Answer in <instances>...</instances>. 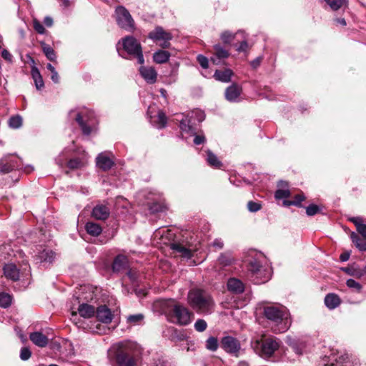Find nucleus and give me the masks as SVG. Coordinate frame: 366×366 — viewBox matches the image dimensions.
I'll return each mask as SVG.
<instances>
[{
    "instance_id": "obj_28",
    "label": "nucleus",
    "mask_w": 366,
    "mask_h": 366,
    "mask_svg": "<svg viewBox=\"0 0 366 366\" xmlns=\"http://www.w3.org/2000/svg\"><path fill=\"white\" fill-rule=\"evenodd\" d=\"M54 257V252L49 249H44L37 255V258L40 260V262L49 263H51L53 261Z\"/></svg>"
},
{
    "instance_id": "obj_40",
    "label": "nucleus",
    "mask_w": 366,
    "mask_h": 366,
    "mask_svg": "<svg viewBox=\"0 0 366 366\" xmlns=\"http://www.w3.org/2000/svg\"><path fill=\"white\" fill-rule=\"evenodd\" d=\"M22 124V119L20 116L16 115L11 117L9 120V125L13 129L19 128Z\"/></svg>"
},
{
    "instance_id": "obj_56",
    "label": "nucleus",
    "mask_w": 366,
    "mask_h": 366,
    "mask_svg": "<svg viewBox=\"0 0 366 366\" xmlns=\"http://www.w3.org/2000/svg\"><path fill=\"white\" fill-rule=\"evenodd\" d=\"M127 276L129 278V280L132 282H136V280H137V277H138V273L136 270L134 269H130L128 272H127Z\"/></svg>"
},
{
    "instance_id": "obj_35",
    "label": "nucleus",
    "mask_w": 366,
    "mask_h": 366,
    "mask_svg": "<svg viewBox=\"0 0 366 366\" xmlns=\"http://www.w3.org/2000/svg\"><path fill=\"white\" fill-rule=\"evenodd\" d=\"M78 312L84 318H90L92 317V307L88 304L83 303L80 305Z\"/></svg>"
},
{
    "instance_id": "obj_18",
    "label": "nucleus",
    "mask_w": 366,
    "mask_h": 366,
    "mask_svg": "<svg viewBox=\"0 0 366 366\" xmlns=\"http://www.w3.org/2000/svg\"><path fill=\"white\" fill-rule=\"evenodd\" d=\"M171 249L179 253L181 257L187 259L191 258L196 251L195 249L187 248L182 244L176 243L171 244Z\"/></svg>"
},
{
    "instance_id": "obj_26",
    "label": "nucleus",
    "mask_w": 366,
    "mask_h": 366,
    "mask_svg": "<svg viewBox=\"0 0 366 366\" xmlns=\"http://www.w3.org/2000/svg\"><path fill=\"white\" fill-rule=\"evenodd\" d=\"M232 75V70L226 69L224 70H216L214 76L218 81L222 82H229L231 79Z\"/></svg>"
},
{
    "instance_id": "obj_62",
    "label": "nucleus",
    "mask_w": 366,
    "mask_h": 366,
    "mask_svg": "<svg viewBox=\"0 0 366 366\" xmlns=\"http://www.w3.org/2000/svg\"><path fill=\"white\" fill-rule=\"evenodd\" d=\"M247 47H248V44H247V41H242L237 49L239 51H244L247 50Z\"/></svg>"
},
{
    "instance_id": "obj_48",
    "label": "nucleus",
    "mask_w": 366,
    "mask_h": 366,
    "mask_svg": "<svg viewBox=\"0 0 366 366\" xmlns=\"http://www.w3.org/2000/svg\"><path fill=\"white\" fill-rule=\"evenodd\" d=\"M46 68L51 71V80L54 82V83H58L59 82V74L57 73V71L55 70L54 67L51 64H48L47 66H46Z\"/></svg>"
},
{
    "instance_id": "obj_49",
    "label": "nucleus",
    "mask_w": 366,
    "mask_h": 366,
    "mask_svg": "<svg viewBox=\"0 0 366 366\" xmlns=\"http://www.w3.org/2000/svg\"><path fill=\"white\" fill-rule=\"evenodd\" d=\"M197 61L201 65V66L204 69H207L209 66V61L207 57L203 55H198L197 57Z\"/></svg>"
},
{
    "instance_id": "obj_25",
    "label": "nucleus",
    "mask_w": 366,
    "mask_h": 366,
    "mask_svg": "<svg viewBox=\"0 0 366 366\" xmlns=\"http://www.w3.org/2000/svg\"><path fill=\"white\" fill-rule=\"evenodd\" d=\"M144 315L142 313L130 315L127 317V324L128 327L142 325L144 323Z\"/></svg>"
},
{
    "instance_id": "obj_59",
    "label": "nucleus",
    "mask_w": 366,
    "mask_h": 366,
    "mask_svg": "<svg viewBox=\"0 0 366 366\" xmlns=\"http://www.w3.org/2000/svg\"><path fill=\"white\" fill-rule=\"evenodd\" d=\"M1 56L6 61L11 62L12 61V56L6 49L1 51Z\"/></svg>"
},
{
    "instance_id": "obj_14",
    "label": "nucleus",
    "mask_w": 366,
    "mask_h": 366,
    "mask_svg": "<svg viewBox=\"0 0 366 366\" xmlns=\"http://www.w3.org/2000/svg\"><path fill=\"white\" fill-rule=\"evenodd\" d=\"M139 73L142 78L149 84H154L157 79V73L152 66H141Z\"/></svg>"
},
{
    "instance_id": "obj_58",
    "label": "nucleus",
    "mask_w": 366,
    "mask_h": 366,
    "mask_svg": "<svg viewBox=\"0 0 366 366\" xmlns=\"http://www.w3.org/2000/svg\"><path fill=\"white\" fill-rule=\"evenodd\" d=\"M212 247H215L216 249H222L224 247V242L221 239H216L214 240V242L212 243Z\"/></svg>"
},
{
    "instance_id": "obj_24",
    "label": "nucleus",
    "mask_w": 366,
    "mask_h": 366,
    "mask_svg": "<svg viewBox=\"0 0 366 366\" xmlns=\"http://www.w3.org/2000/svg\"><path fill=\"white\" fill-rule=\"evenodd\" d=\"M109 214V209L104 205H97L93 208V217L104 220Z\"/></svg>"
},
{
    "instance_id": "obj_1",
    "label": "nucleus",
    "mask_w": 366,
    "mask_h": 366,
    "mask_svg": "<svg viewBox=\"0 0 366 366\" xmlns=\"http://www.w3.org/2000/svg\"><path fill=\"white\" fill-rule=\"evenodd\" d=\"M247 271L255 284H262L270 278V269L267 265L266 257L263 253L250 251L245 260Z\"/></svg>"
},
{
    "instance_id": "obj_23",
    "label": "nucleus",
    "mask_w": 366,
    "mask_h": 366,
    "mask_svg": "<svg viewBox=\"0 0 366 366\" xmlns=\"http://www.w3.org/2000/svg\"><path fill=\"white\" fill-rule=\"evenodd\" d=\"M277 186L279 189L274 194V197L277 199H282L290 197V192L288 189V183L287 182L280 181Z\"/></svg>"
},
{
    "instance_id": "obj_11",
    "label": "nucleus",
    "mask_w": 366,
    "mask_h": 366,
    "mask_svg": "<svg viewBox=\"0 0 366 366\" xmlns=\"http://www.w3.org/2000/svg\"><path fill=\"white\" fill-rule=\"evenodd\" d=\"M221 347L228 353L236 357L240 350V344L239 341L230 336L224 337L221 340Z\"/></svg>"
},
{
    "instance_id": "obj_21",
    "label": "nucleus",
    "mask_w": 366,
    "mask_h": 366,
    "mask_svg": "<svg viewBox=\"0 0 366 366\" xmlns=\"http://www.w3.org/2000/svg\"><path fill=\"white\" fill-rule=\"evenodd\" d=\"M128 265V259L125 255H117L112 264V269L115 272H119L127 268Z\"/></svg>"
},
{
    "instance_id": "obj_43",
    "label": "nucleus",
    "mask_w": 366,
    "mask_h": 366,
    "mask_svg": "<svg viewBox=\"0 0 366 366\" xmlns=\"http://www.w3.org/2000/svg\"><path fill=\"white\" fill-rule=\"evenodd\" d=\"M218 261L219 264H222V266H227L232 264V262H234V259L229 254H222L219 256Z\"/></svg>"
},
{
    "instance_id": "obj_27",
    "label": "nucleus",
    "mask_w": 366,
    "mask_h": 366,
    "mask_svg": "<svg viewBox=\"0 0 366 366\" xmlns=\"http://www.w3.org/2000/svg\"><path fill=\"white\" fill-rule=\"evenodd\" d=\"M325 304L329 309H335L340 304V299L335 294H328L325 298Z\"/></svg>"
},
{
    "instance_id": "obj_36",
    "label": "nucleus",
    "mask_w": 366,
    "mask_h": 366,
    "mask_svg": "<svg viewBox=\"0 0 366 366\" xmlns=\"http://www.w3.org/2000/svg\"><path fill=\"white\" fill-rule=\"evenodd\" d=\"M167 122V119L165 114L163 112L159 111L157 116V119L155 120H154V125L157 128L162 129L166 126Z\"/></svg>"
},
{
    "instance_id": "obj_13",
    "label": "nucleus",
    "mask_w": 366,
    "mask_h": 366,
    "mask_svg": "<svg viewBox=\"0 0 366 366\" xmlns=\"http://www.w3.org/2000/svg\"><path fill=\"white\" fill-rule=\"evenodd\" d=\"M96 164L99 169L107 171L113 166L114 161L109 154L101 153L96 159Z\"/></svg>"
},
{
    "instance_id": "obj_8",
    "label": "nucleus",
    "mask_w": 366,
    "mask_h": 366,
    "mask_svg": "<svg viewBox=\"0 0 366 366\" xmlns=\"http://www.w3.org/2000/svg\"><path fill=\"white\" fill-rule=\"evenodd\" d=\"M148 37L158 44L162 48H169L172 35L164 30L161 26H157L152 31L149 32Z\"/></svg>"
},
{
    "instance_id": "obj_20",
    "label": "nucleus",
    "mask_w": 366,
    "mask_h": 366,
    "mask_svg": "<svg viewBox=\"0 0 366 366\" xmlns=\"http://www.w3.org/2000/svg\"><path fill=\"white\" fill-rule=\"evenodd\" d=\"M227 285L228 290L232 293L240 294L244 290L243 282L237 278H229Z\"/></svg>"
},
{
    "instance_id": "obj_15",
    "label": "nucleus",
    "mask_w": 366,
    "mask_h": 366,
    "mask_svg": "<svg viewBox=\"0 0 366 366\" xmlns=\"http://www.w3.org/2000/svg\"><path fill=\"white\" fill-rule=\"evenodd\" d=\"M96 318L99 322H111L113 319V315L107 306L102 305L97 307Z\"/></svg>"
},
{
    "instance_id": "obj_4",
    "label": "nucleus",
    "mask_w": 366,
    "mask_h": 366,
    "mask_svg": "<svg viewBox=\"0 0 366 366\" xmlns=\"http://www.w3.org/2000/svg\"><path fill=\"white\" fill-rule=\"evenodd\" d=\"M187 299L189 305L197 312L210 314L214 309L215 305L212 297L204 290H191Z\"/></svg>"
},
{
    "instance_id": "obj_41",
    "label": "nucleus",
    "mask_w": 366,
    "mask_h": 366,
    "mask_svg": "<svg viewBox=\"0 0 366 366\" xmlns=\"http://www.w3.org/2000/svg\"><path fill=\"white\" fill-rule=\"evenodd\" d=\"M11 302V297L4 292L0 293V307H8Z\"/></svg>"
},
{
    "instance_id": "obj_31",
    "label": "nucleus",
    "mask_w": 366,
    "mask_h": 366,
    "mask_svg": "<svg viewBox=\"0 0 366 366\" xmlns=\"http://www.w3.org/2000/svg\"><path fill=\"white\" fill-rule=\"evenodd\" d=\"M332 11H337L347 5V0H322Z\"/></svg>"
},
{
    "instance_id": "obj_29",
    "label": "nucleus",
    "mask_w": 366,
    "mask_h": 366,
    "mask_svg": "<svg viewBox=\"0 0 366 366\" xmlns=\"http://www.w3.org/2000/svg\"><path fill=\"white\" fill-rule=\"evenodd\" d=\"M31 74L34 81L35 86L37 89H41L44 87V83L39 70L35 66H32Z\"/></svg>"
},
{
    "instance_id": "obj_12",
    "label": "nucleus",
    "mask_w": 366,
    "mask_h": 366,
    "mask_svg": "<svg viewBox=\"0 0 366 366\" xmlns=\"http://www.w3.org/2000/svg\"><path fill=\"white\" fill-rule=\"evenodd\" d=\"M21 159L19 158H13L11 155L5 159H0V172L3 174L9 173L20 166Z\"/></svg>"
},
{
    "instance_id": "obj_52",
    "label": "nucleus",
    "mask_w": 366,
    "mask_h": 366,
    "mask_svg": "<svg viewBox=\"0 0 366 366\" xmlns=\"http://www.w3.org/2000/svg\"><path fill=\"white\" fill-rule=\"evenodd\" d=\"M247 208L250 212H255L261 209V205L257 202L250 201L247 204Z\"/></svg>"
},
{
    "instance_id": "obj_5",
    "label": "nucleus",
    "mask_w": 366,
    "mask_h": 366,
    "mask_svg": "<svg viewBox=\"0 0 366 366\" xmlns=\"http://www.w3.org/2000/svg\"><path fill=\"white\" fill-rule=\"evenodd\" d=\"M280 343L281 342L275 337H268L255 341L252 347L261 357L267 358L279 349Z\"/></svg>"
},
{
    "instance_id": "obj_17",
    "label": "nucleus",
    "mask_w": 366,
    "mask_h": 366,
    "mask_svg": "<svg viewBox=\"0 0 366 366\" xmlns=\"http://www.w3.org/2000/svg\"><path fill=\"white\" fill-rule=\"evenodd\" d=\"M30 340L39 347H44L48 345L49 338L40 332H31L29 335Z\"/></svg>"
},
{
    "instance_id": "obj_39",
    "label": "nucleus",
    "mask_w": 366,
    "mask_h": 366,
    "mask_svg": "<svg viewBox=\"0 0 366 366\" xmlns=\"http://www.w3.org/2000/svg\"><path fill=\"white\" fill-rule=\"evenodd\" d=\"M305 199L303 194H298L295 197L294 200H285L283 204L285 206L296 205L298 206Z\"/></svg>"
},
{
    "instance_id": "obj_10",
    "label": "nucleus",
    "mask_w": 366,
    "mask_h": 366,
    "mask_svg": "<svg viewBox=\"0 0 366 366\" xmlns=\"http://www.w3.org/2000/svg\"><path fill=\"white\" fill-rule=\"evenodd\" d=\"M118 351L117 353V362L119 366H137V362L134 357L129 355L123 348L125 347L124 342H119L117 345Z\"/></svg>"
},
{
    "instance_id": "obj_33",
    "label": "nucleus",
    "mask_w": 366,
    "mask_h": 366,
    "mask_svg": "<svg viewBox=\"0 0 366 366\" xmlns=\"http://www.w3.org/2000/svg\"><path fill=\"white\" fill-rule=\"evenodd\" d=\"M42 51L44 53L45 56L47 57L49 60L51 61H56V55L53 49L49 45L45 44L44 42H41Z\"/></svg>"
},
{
    "instance_id": "obj_53",
    "label": "nucleus",
    "mask_w": 366,
    "mask_h": 366,
    "mask_svg": "<svg viewBox=\"0 0 366 366\" xmlns=\"http://www.w3.org/2000/svg\"><path fill=\"white\" fill-rule=\"evenodd\" d=\"M33 26H34V29L39 34H44L45 32L44 27L43 26V25L37 19H34V21H33Z\"/></svg>"
},
{
    "instance_id": "obj_60",
    "label": "nucleus",
    "mask_w": 366,
    "mask_h": 366,
    "mask_svg": "<svg viewBox=\"0 0 366 366\" xmlns=\"http://www.w3.org/2000/svg\"><path fill=\"white\" fill-rule=\"evenodd\" d=\"M204 141H205V137L202 135H196L194 139V143L197 145L204 143Z\"/></svg>"
},
{
    "instance_id": "obj_54",
    "label": "nucleus",
    "mask_w": 366,
    "mask_h": 366,
    "mask_svg": "<svg viewBox=\"0 0 366 366\" xmlns=\"http://www.w3.org/2000/svg\"><path fill=\"white\" fill-rule=\"evenodd\" d=\"M31 352L27 347H23L21 350L20 357L23 360H27L30 358Z\"/></svg>"
},
{
    "instance_id": "obj_64",
    "label": "nucleus",
    "mask_w": 366,
    "mask_h": 366,
    "mask_svg": "<svg viewBox=\"0 0 366 366\" xmlns=\"http://www.w3.org/2000/svg\"><path fill=\"white\" fill-rule=\"evenodd\" d=\"M44 23L47 26H51L53 24V20L51 17H46L44 20Z\"/></svg>"
},
{
    "instance_id": "obj_57",
    "label": "nucleus",
    "mask_w": 366,
    "mask_h": 366,
    "mask_svg": "<svg viewBox=\"0 0 366 366\" xmlns=\"http://www.w3.org/2000/svg\"><path fill=\"white\" fill-rule=\"evenodd\" d=\"M102 231V227L93 222V237H98Z\"/></svg>"
},
{
    "instance_id": "obj_3",
    "label": "nucleus",
    "mask_w": 366,
    "mask_h": 366,
    "mask_svg": "<svg viewBox=\"0 0 366 366\" xmlns=\"http://www.w3.org/2000/svg\"><path fill=\"white\" fill-rule=\"evenodd\" d=\"M161 306L163 313L172 323L184 326L189 325L193 319V313L174 300H163Z\"/></svg>"
},
{
    "instance_id": "obj_38",
    "label": "nucleus",
    "mask_w": 366,
    "mask_h": 366,
    "mask_svg": "<svg viewBox=\"0 0 366 366\" xmlns=\"http://www.w3.org/2000/svg\"><path fill=\"white\" fill-rule=\"evenodd\" d=\"M75 119L81 128L83 133L84 134L89 135L90 134V128L89 126H86L83 119L82 115L80 113L77 114Z\"/></svg>"
},
{
    "instance_id": "obj_7",
    "label": "nucleus",
    "mask_w": 366,
    "mask_h": 366,
    "mask_svg": "<svg viewBox=\"0 0 366 366\" xmlns=\"http://www.w3.org/2000/svg\"><path fill=\"white\" fill-rule=\"evenodd\" d=\"M114 16L119 27L132 31L135 29V24L129 11L124 6H119L115 9Z\"/></svg>"
},
{
    "instance_id": "obj_42",
    "label": "nucleus",
    "mask_w": 366,
    "mask_h": 366,
    "mask_svg": "<svg viewBox=\"0 0 366 366\" xmlns=\"http://www.w3.org/2000/svg\"><path fill=\"white\" fill-rule=\"evenodd\" d=\"M235 35L231 33L229 31H225L222 32L220 35V39L222 42L225 44H229L232 42V41L234 39Z\"/></svg>"
},
{
    "instance_id": "obj_34",
    "label": "nucleus",
    "mask_w": 366,
    "mask_h": 366,
    "mask_svg": "<svg viewBox=\"0 0 366 366\" xmlns=\"http://www.w3.org/2000/svg\"><path fill=\"white\" fill-rule=\"evenodd\" d=\"M207 161L211 167L214 168H219L222 166L217 157L209 150L207 152Z\"/></svg>"
},
{
    "instance_id": "obj_51",
    "label": "nucleus",
    "mask_w": 366,
    "mask_h": 366,
    "mask_svg": "<svg viewBox=\"0 0 366 366\" xmlns=\"http://www.w3.org/2000/svg\"><path fill=\"white\" fill-rule=\"evenodd\" d=\"M319 212V207L315 204H310L306 208V213L309 216H313Z\"/></svg>"
},
{
    "instance_id": "obj_63",
    "label": "nucleus",
    "mask_w": 366,
    "mask_h": 366,
    "mask_svg": "<svg viewBox=\"0 0 366 366\" xmlns=\"http://www.w3.org/2000/svg\"><path fill=\"white\" fill-rule=\"evenodd\" d=\"M350 256V254L349 252H345V253L341 254L340 258L341 261L345 262L349 259Z\"/></svg>"
},
{
    "instance_id": "obj_16",
    "label": "nucleus",
    "mask_w": 366,
    "mask_h": 366,
    "mask_svg": "<svg viewBox=\"0 0 366 366\" xmlns=\"http://www.w3.org/2000/svg\"><path fill=\"white\" fill-rule=\"evenodd\" d=\"M4 276L12 281H17L19 279V271L14 264H6L4 267Z\"/></svg>"
},
{
    "instance_id": "obj_19",
    "label": "nucleus",
    "mask_w": 366,
    "mask_h": 366,
    "mask_svg": "<svg viewBox=\"0 0 366 366\" xmlns=\"http://www.w3.org/2000/svg\"><path fill=\"white\" fill-rule=\"evenodd\" d=\"M242 92V88L237 84H233L225 91V97L229 102H237Z\"/></svg>"
},
{
    "instance_id": "obj_44",
    "label": "nucleus",
    "mask_w": 366,
    "mask_h": 366,
    "mask_svg": "<svg viewBox=\"0 0 366 366\" xmlns=\"http://www.w3.org/2000/svg\"><path fill=\"white\" fill-rule=\"evenodd\" d=\"M84 164V163L79 159H72L67 162V167L71 169L81 168Z\"/></svg>"
},
{
    "instance_id": "obj_50",
    "label": "nucleus",
    "mask_w": 366,
    "mask_h": 366,
    "mask_svg": "<svg viewBox=\"0 0 366 366\" xmlns=\"http://www.w3.org/2000/svg\"><path fill=\"white\" fill-rule=\"evenodd\" d=\"M350 221L354 223L356 227L357 230H358L362 226L365 224L363 223V219L360 217H354L350 218Z\"/></svg>"
},
{
    "instance_id": "obj_30",
    "label": "nucleus",
    "mask_w": 366,
    "mask_h": 366,
    "mask_svg": "<svg viewBox=\"0 0 366 366\" xmlns=\"http://www.w3.org/2000/svg\"><path fill=\"white\" fill-rule=\"evenodd\" d=\"M169 57V52L164 50H159L156 51L153 55V59L157 64H164L167 62Z\"/></svg>"
},
{
    "instance_id": "obj_47",
    "label": "nucleus",
    "mask_w": 366,
    "mask_h": 366,
    "mask_svg": "<svg viewBox=\"0 0 366 366\" xmlns=\"http://www.w3.org/2000/svg\"><path fill=\"white\" fill-rule=\"evenodd\" d=\"M346 285L348 287L354 289L357 292H360L362 289L361 285L352 279L347 280Z\"/></svg>"
},
{
    "instance_id": "obj_45",
    "label": "nucleus",
    "mask_w": 366,
    "mask_h": 366,
    "mask_svg": "<svg viewBox=\"0 0 366 366\" xmlns=\"http://www.w3.org/2000/svg\"><path fill=\"white\" fill-rule=\"evenodd\" d=\"M206 347L211 351L217 350L218 347V342L217 338L213 337L208 338L206 342Z\"/></svg>"
},
{
    "instance_id": "obj_32",
    "label": "nucleus",
    "mask_w": 366,
    "mask_h": 366,
    "mask_svg": "<svg viewBox=\"0 0 366 366\" xmlns=\"http://www.w3.org/2000/svg\"><path fill=\"white\" fill-rule=\"evenodd\" d=\"M350 238L352 242L355 244L356 247L358 248L360 251L364 252L366 251V242L362 239L357 234L352 232L350 234Z\"/></svg>"
},
{
    "instance_id": "obj_46",
    "label": "nucleus",
    "mask_w": 366,
    "mask_h": 366,
    "mask_svg": "<svg viewBox=\"0 0 366 366\" xmlns=\"http://www.w3.org/2000/svg\"><path fill=\"white\" fill-rule=\"evenodd\" d=\"M194 327L197 332H202L207 329V324L204 320L198 319L195 322Z\"/></svg>"
},
{
    "instance_id": "obj_6",
    "label": "nucleus",
    "mask_w": 366,
    "mask_h": 366,
    "mask_svg": "<svg viewBox=\"0 0 366 366\" xmlns=\"http://www.w3.org/2000/svg\"><path fill=\"white\" fill-rule=\"evenodd\" d=\"M122 44L123 49L128 54L136 57L139 64H144L142 46L137 39L132 36H127L122 39Z\"/></svg>"
},
{
    "instance_id": "obj_22",
    "label": "nucleus",
    "mask_w": 366,
    "mask_h": 366,
    "mask_svg": "<svg viewBox=\"0 0 366 366\" xmlns=\"http://www.w3.org/2000/svg\"><path fill=\"white\" fill-rule=\"evenodd\" d=\"M110 322H102L97 320L93 322V334L106 335L112 331V328L109 326Z\"/></svg>"
},
{
    "instance_id": "obj_9",
    "label": "nucleus",
    "mask_w": 366,
    "mask_h": 366,
    "mask_svg": "<svg viewBox=\"0 0 366 366\" xmlns=\"http://www.w3.org/2000/svg\"><path fill=\"white\" fill-rule=\"evenodd\" d=\"M195 114L198 115V121L202 122L204 119V114L200 111L192 112V116L189 115L184 116V114H181L179 117L181 119H177V120L179 121V127L183 132L194 134V129L191 122V119L193 117V114Z\"/></svg>"
},
{
    "instance_id": "obj_55",
    "label": "nucleus",
    "mask_w": 366,
    "mask_h": 366,
    "mask_svg": "<svg viewBox=\"0 0 366 366\" xmlns=\"http://www.w3.org/2000/svg\"><path fill=\"white\" fill-rule=\"evenodd\" d=\"M164 207L157 203H154L152 205L149 207V210L152 213L162 212L164 211Z\"/></svg>"
},
{
    "instance_id": "obj_61",
    "label": "nucleus",
    "mask_w": 366,
    "mask_h": 366,
    "mask_svg": "<svg viewBox=\"0 0 366 366\" xmlns=\"http://www.w3.org/2000/svg\"><path fill=\"white\" fill-rule=\"evenodd\" d=\"M108 239L107 238L106 236L104 235H102L99 239H94L93 238V244H96V243H98L99 242L100 244H104V243H106L107 242Z\"/></svg>"
},
{
    "instance_id": "obj_2",
    "label": "nucleus",
    "mask_w": 366,
    "mask_h": 366,
    "mask_svg": "<svg viewBox=\"0 0 366 366\" xmlns=\"http://www.w3.org/2000/svg\"><path fill=\"white\" fill-rule=\"evenodd\" d=\"M264 316L270 321L272 330L282 333L291 326L290 315L288 310L280 304H269L263 307Z\"/></svg>"
},
{
    "instance_id": "obj_37",
    "label": "nucleus",
    "mask_w": 366,
    "mask_h": 366,
    "mask_svg": "<svg viewBox=\"0 0 366 366\" xmlns=\"http://www.w3.org/2000/svg\"><path fill=\"white\" fill-rule=\"evenodd\" d=\"M214 54L217 59H225L229 56L228 51L224 49L220 44H215L214 46Z\"/></svg>"
}]
</instances>
